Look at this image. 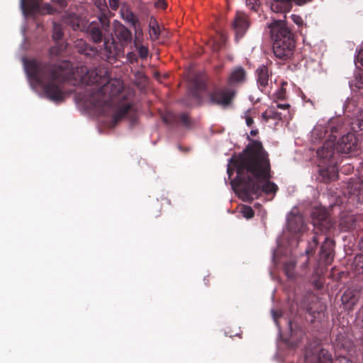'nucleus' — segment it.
<instances>
[{"instance_id": "obj_38", "label": "nucleus", "mask_w": 363, "mask_h": 363, "mask_svg": "<svg viewBox=\"0 0 363 363\" xmlns=\"http://www.w3.org/2000/svg\"><path fill=\"white\" fill-rule=\"evenodd\" d=\"M291 18L293 22L298 26V28H301L305 25L303 18L298 15L292 14L291 16Z\"/></svg>"}, {"instance_id": "obj_5", "label": "nucleus", "mask_w": 363, "mask_h": 363, "mask_svg": "<svg viewBox=\"0 0 363 363\" xmlns=\"http://www.w3.org/2000/svg\"><path fill=\"white\" fill-rule=\"evenodd\" d=\"M335 143L332 140H327L323 146L318 149L317 156L320 159L321 164L325 165L319 169V174L322 182L328 183L338 179V169L337 164L338 158L334 149Z\"/></svg>"}, {"instance_id": "obj_26", "label": "nucleus", "mask_w": 363, "mask_h": 363, "mask_svg": "<svg viewBox=\"0 0 363 363\" xmlns=\"http://www.w3.org/2000/svg\"><path fill=\"white\" fill-rule=\"evenodd\" d=\"M66 44L64 43L57 42L56 45L52 46L49 50V55L50 57L60 56L66 50Z\"/></svg>"}, {"instance_id": "obj_4", "label": "nucleus", "mask_w": 363, "mask_h": 363, "mask_svg": "<svg viewBox=\"0 0 363 363\" xmlns=\"http://www.w3.org/2000/svg\"><path fill=\"white\" fill-rule=\"evenodd\" d=\"M86 33L89 40L95 44L104 43L101 48L107 58L114 57L116 45L111 33L110 18L103 16H98L96 21L90 22L86 28Z\"/></svg>"}, {"instance_id": "obj_53", "label": "nucleus", "mask_w": 363, "mask_h": 363, "mask_svg": "<svg viewBox=\"0 0 363 363\" xmlns=\"http://www.w3.org/2000/svg\"><path fill=\"white\" fill-rule=\"evenodd\" d=\"M257 133H258V130H252L250 131V135H252V136H255Z\"/></svg>"}, {"instance_id": "obj_52", "label": "nucleus", "mask_w": 363, "mask_h": 363, "mask_svg": "<svg viewBox=\"0 0 363 363\" xmlns=\"http://www.w3.org/2000/svg\"><path fill=\"white\" fill-rule=\"evenodd\" d=\"M72 28H73V29H74V30H78V29H80V25H79V23H74L72 25Z\"/></svg>"}, {"instance_id": "obj_40", "label": "nucleus", "mask_w": 363, "mask_h": 363, "mask_svg": "<svg viewBox=\"0 0 363 363\" xmlns=\"http://www.w3.org/2000/svg\"><path fill=\"white\" fill-rule=\"evenodd\" d=\"M275 97L278 100L285 99L286 97V89L281 86L275 94Z\"/></svg>"}, {"instance_id": "obj_19", "label": "nucleus", "mask_w": 363, "mask_h": 363, "mask_svg": "<svg viewBox=\"0 0 363 363\" xmlns=\"http://www.w3.org/2000/svg\"><path fill=\"white\" fill-rule=\"evenodd\" d=\"M257 77V84L259 87L262 89L268 85L269 71L267 67L262 65L256 70Z\"/></svg>"}, {"instance_id": "obj_51", "label": "nucleus", "mask_w": 363, "mask_h": 363, "mask_svg": "<svg viewBox=\"0 0 363 363\" xmlns=\"http://www.w3.org/2000/svg\"><path fill=\"white\" fill-rule=\"evenodd\" d=\"M357 259L359 262H361L362 264H361V267L363 269V255H358L357 257Z\"/></svg>"}, {"instance_id": "obj_50", "label": "nucleus", "mask_w": 363, "mask_h": 363, "mask_svg": "<svg viewBox=\"0 0 363 363\" xmlns=\"http://www.w3.org/2000/svg\"><path fill=\"white\" fill-rule=\"evenodd\" d=\"M357 86L361 89L362 88L363 89V73L362 74V75L360 76V79L359 80V82H357Z\"/></svg>"}, {"instance_id": "obj_28", "label": "nucleus", "mask_w": 363, "mask_h": 363, "mask_svg": "<svg viewBox=\"0 0 363 363\" xmlns=\"http://www.w3.org/2000/svg\"><path fill=\"white\" fill-rule=\"evenodd\" d=\"M295 266L296 262L294 260H289L284 263V271L288 278L293 279L295 277Z\"/></svg>"}, {"instance_id": "obj_42", "label": "nucleus", "mask_w": 363, "mask_h": 363, "mask_svg": "<svg viewBox=\"0 0 363 363\" xmlns=\"http://www.w3.org/2000/svg\"><path fill=\"white\" fill-rule=\"evenodd\" d=\"M155 6L157 9H165L167 8V3L164 0H157L155 3Z\"/></svg>"}, {"instance_id": "obj_29", "label": "nucleus", "mask_w": 363, "mask_h": 363, "mask_svg": "<svg viewBox=\"0 0 363 363\" xmlns=\"http://www.w3.org/2000/svg\"><path fill=\"white\" fill-rule=\"evenodd\" d=\"M64 36L62 26L57 23H53L52 38L55 41L58 42L62 40Z\"/></svg>"}, {"instance_id": "obj_54", "label": "nucleus", "mask_w": 363, "mask_h": 363, "mask_svg": "<svg viewBox=\"0 0 363 363\" xmlns=\"http://www.w3.org/2000/svg\"><path fill=\"white\" fill-rule=\"evenodd\" d=\"M52 8L50 6H48V13H52Z\"/></svg>"}, {"instance_id": "obj_27", "label": "nucleus", "mask_w": 363, "mask_h": 363, "mask_svg": "<svg viewBox=\"0 0 363 363\" xmlns=\"http://www.w3.org/2000/svg\"><path fill=\"white\" fill-rule=\"evenodd\" d=\"M351 129L354 132L363 130V111L352 121Z\"/></svg>"}, {"instance_id": "obj_45", "label": "nucleus", "mask_w": 363, "mask_h": 363, "mask_svg": "<svg viewBox=\"0 0 363 363\" xmlns=\"http://www.w3.org/2000/svg\"><path fill=\"white\" fill-rule=\"evenodd\" d=\"M357 61L363 66V50L359 51L357 55Z\"/></svg>"}, {"instance_id": "obj_25", "label": "nucleus", "mask_w": 363, "mask_h": 363, "mask_svg": "<svg viewBox=\"0 0 363 363\" xmlns=\"http://www.w3.org/2000/svg\"><path fill=\"white\" fill-rule=\"evenodd\" d=\"M192 94L196 97H199V92L206 89V83L201 79L195 78L192 81Z\"/></svg>"}, {"instance_id": "obj_36", "label": "nucleus", "mask_w": 363, "mask_h": 363, "mask_svg": "<svg viewBox=\"0 0 363 363\" xmlns=\"http://www.w3.org/2000/svg\"><path fill=\"white\" fill-rule=\"evenodd\" d=\"M75 46L82 54H86V52L89 48V45L82 40H77Z\"/></svg>"}, {"instance_id": "obj_21", "label": "nucleus", "mask_w": 363, "mask_h": 363, "mask_svg": "<svg viewBox=\"0 0 363 363\" xmlns=\"http://www.w3.org/2000/svg\"><path fill=\"white\" fill-rule=\"evenodd\" d=\"M288 227L291 232L295 233L301 232L304 227L303 218L299 215L289 218Z\"/></svg>"}, {"instance_id": "obj_22", "label": "nucleus", "mask_w": 363, "mask_h": 363, "mask_svg": "<svg viewBox=\"0 0 363 363\" xmlns=\"http://www.w3.org/2000/svg\"><path fill=\"white\" fill-rule=\"evenodd\" d=\"M359 298L357 296V293L354 290L347 289L346 290L342 296V301L345 305H349L350 308L351 309L356 303H357Z\"/></svg>"}, {"instance_id": "obj_48", "label": "nucleus", "mask_w": 363, "mask_h": 363, "mask_svg": "<svg viewBox=\"0 0 363 363\" xmlns=\"http://www.w3.org/2000/svg\"><path fill=\"white\" fill-rule=\"evenodd\" d=\"M254 123V121L252 117L247 116L246 117V124L247 126L250 127Z\"/></svg>"}, {"instance_id": "obj_10", "label": "nucleus", "mask_w": 363, "mask_h": 363, "mask_svg": "<svg viewBox=\"0 0 363 363\" xmlns=\"http://www.w3.org/2000/svg\"><path fill=\"white\" fill-rule=\"evenodd\" d=\"M287 42L278 41L273 43V52L276 58L280 60L282 63L290 62L294 57L296 41Z\"/></svg>"}, {"instance_id": "obj_47", "label": "nucleus", "mask_w": 363, "mask_h": 363, "mask_svg": "<svg viewBox=\"0 0 363 363\" xmlns=\"http://www.w3.org/2000/svg\"><path fill=\"white\" fill-rule=\"evenodd\" d=\"M268 116L269 113L267 109L262 113V117L265 121H268L269 119H271Z\"/></svg>"}, {"instance_id": "obj_14", "label": "nucleus", "mask_w": 363, "mask_h": 363, "mask_svg": "<svg viewBox=\"0 0 363 363\" xmlns=\"http://www.w3.org/2000/svg\"><path fill=\"white\" fill-rule=\"evenodd\" d=\"M113 30L121 44L126 45L131 42L133 37L131 31L117 20L113 21Z\"/></svg>"}, {"instance_id": "obj_3", "label": "nucleus", "mask_w": 363, "mask_h": 363, "mask_svg": "<svg viewBox=\"0 0 363 363\" xmlns=\"http://www.w3.org/2000/svg\"><path fill=\"white\" fill-rule=\"evenodd\" d=\"M28 77L38 83L47 98L53 101H62L64 98L62 84L74 78L72 63L63 60L59 65H52L35 60L26 62Z\"/></svg>"}, {"instance_id": "obj_37", "label": "nucleus", "mask_w": 363, "mask_h": 363, "mask_svg": "<svg viewBox=\"0 0 363 363\" xmlns=\"http://www.w3.org/2000/svg\"><path fill=\"white\" fill-rule=\"evenodd\" d=\"M269 117H270L271 119H280L281 118V113H279L277 111V108L274 106H270L269 108H267Z\"/></svg>"}, {"instance_id": "obj_17", "label": "nucleus", "mask_w": 363, "mask_h": 363, "mask_svg": "<svg viewBox=\"0 0 363 363\" xmlns=\"http://www.w3.org/2000/svg\"><path fill=\"white\" fill-rule=\"evenodd\" d=\"M246 79V72L245 70L241 67H238L235 69H234L228 79V83L230 86H235L237 84H241L245 82Z\"/></svg>"}, {"instance_id": "obj_6", "label": "nucleus", "mask_w": 363, "mask_h": 363, "mask_svg": "<svg viewBox=\"0 0 363 363\" xmlns=\"http://www.w3.org/2000/svg\"><path fill=\"white\" fill-rule=\"evenodd\" d=\"M313 223L314 226V235L312 240L308 242V248L306 250V256L302 257L304 259L302 267H307L309 258L308 256L315 253V249L318 244V235H327L330 230L334 228V223L329 218L327 211L324 209H315L313 213Z\"/></svg>"}, {"instance_id": "obj_13", "label": "nucleus", "mask_w": 363, "mask_h": 363, "mask_svg": "<svg viewBox=\"0 0 363 363\" xmlns=\"http://www.w3.org/2000/svg\"><path fill=\"white\" fill-rule=\"evenodd\" d=\"M293 2L297 5H303L306 0H272L271 2L270 8L273 12L275 13H287L289 12L292 8Z\"/></svg>"}, {"instance_id": "obj_7", "label": "nucleus", "mask_w": 363, "mask_h": 363, "mask_svg": "<svg viewBox=\"0 0 363 363\" xmlns=\"http://www.w3.org/2000/svg\"><path fill=\"white\" fill-rule=\"evenodd\" d=\"M330 134L329 135L330 138L328 140H335L336 136L333 135V133L337 131V128L335 126L329 125ZM334 149L335 151L336 158L339 157V153L341 154H356L359 150V145L357 139L353 133H348L344 135L337 141V144H335Z\"/></svg>"}, {"instance_id": "obj_24", "label": "nucleus", "mask_w": 363, "mask_h": 363, "mask_svg": "<svg viewBox=\"0 0 363 363\" xmlns=\"http://www.w3.org/2000/svg\"><path fill=\"white\" fill-rule=\"evenodd\" d=\"M149 32L152 40H155L159 38L160 30L157 21L154 17H151L150 19Z\"/></svg>"}, {"instance_id": "obj_12", "label": "nucleus", "mask_w": 363, "mask_h": 363, "mask_svg": "<svg viewBox=\"0 0 363 363\" xmlns=\"http://www.w3.org/2000/svg\"><path fill=\"white\" fill-rule=\"evenodd\" d=\"M335 241L328 237L325 238L320 247V258L325 264H330L334 258Z\"/></svg>"}, {"instance_id": "obj_20", "label": "nucleus", "mask_w": 363, "mask_h": 363, "mask_svg": "<svg viewBox=\"0 0 363 363\" xmlns=\"http://www.w3.org/2000/svg\"><path fill=\"white\" fill-rule=\"evenodd\" d=\"M42 0H21V6L25 14H32L39 10Z\"/></svg>"}, {"instance_id": "obj_56", "label": "nucleus", "mask_w": 363, "mask_h": 363, "mask_svg": "<svg viewBox=\"0 0 363 363\" xmlns=\"http://www.w3.org/2000/svg\"><path fill=\"white\" fill-rule=\"evenodd\" d=\"M93 1H94L95 0H93Z\"/></svg>"}, {"instance_id": "obj_11", "label": "nucleus", "mask_w": 363, "mask_h": 363, "mask_svg": "<svg viewBox=\"0 0 363 363\" xmlns=\"http://www.w3.org/2000/svg\"><path fill=\"white\" fill-rule=\"evenodd\" d=\"M250 26L249 16L244 12L238 11L232 23V28L235 32V38L237 42L245 36Z\"/></svg>"}, {"instance_id": "obj_33", "label": "nucleus", "mask_w": 363, "mask_h": 363, "mask_svg": "<svg viewBox=\"0 0 363 363\" xmlns=\"http://www.w3.org/2000/svg\"><path fill=\"white\" fill-rule=\"evenodd\" d=\"M240 213L247 219L252 218L255 216V211L252 207L246 205L242 206Z\"/></svg>"}, {"instance_id": "obj_8", "label": "nucleus", "mask_w": 363, "mask_h": 363, "mask_svg": "<svg viewBox=\"0 0 363 363\" xmlns=\"http://www.w3.org/2000/svg\"><path fill=\"white\" fill-rule=\"evenodd\" d=\"M235 96V91L226 86H216L208 93L210 102L223 108L232 105Z\"/></svg>"}, {"instance_id": "obj_43", "label": "nucleus", "mask_w": 363, "mask_h": 363, "mask_svg": "<svg viewBox=\"0 0 363 363\" xmlns=\"http://www.w3.org/2000/svg\"><path fill=\"white\" fill-rule=\"evenodd\" d=\"M272 315L274 321L277 322L278 319L281 316V312L276 310H272Z\"/></svg>"}, {"instance_id": "obj_15", "label": "nucleus", "mask_w": 363, "mask_h": 363, "mask_svg": "<svg viewBox=\"0 0 363 363\" xmlns=\"http://www.w3.org/2000/svg\"><path fill=\"white\" fill-rule=\"evenodd\" d=\"M120 14L121 18L136 28L140 26V21L136 15L132 11L130 5L127 2H123L121 6Z\"/></svg>"}, {"instance_id": "obj_2", "label": "nucleus", "mask_w": 363, "mask_h": 363, "mask_svg": "<svg viewBox=\"0 0 363 363\" xmlns=\"http://www.w3.org/2000/svg\"><path fill=\"white\" fill-rule=\"evenodd\" d=\"M87 75L89 82L96 86L86 89L82 96L79 94V100L86 106L98 108L104 113L108 111H115L112 123L116 125L131 108L130 104H124L115 108L113 98L122 91L121 82L117 79H111L108 72L103 69L87 72Z\"/></svg>"}, {"instance_id": "obj_39", "label": "nucleus", "mask_w": 363, "mask_h": 363, "mask_svg": "<svg viewBox=\"0 0 363 363\" xmlns=\"http://www.w3.org/2000/svg\"><path fill=\"white\" fill-rule=\"evenodd\" d=\"M119 0H108V8L112 11H117L120 7Z\"/></svg>"}, {"instance_id": "obj_32", "label": "nucleus", "mask_w": 363, "mask_h": 363, "mask_svg": "<svg viewBox=\"0 0 363 363\" xmlns=\"http://www.w3.org/2000/svg\"><path fill=\"white\" fill-rule=\"evenodd\" d=\"M225 41V38L223 35H219L218 40H212L211 47H212L213 50L214 52L219 51L221 49V48L223 46Z\"/></svg>"}, {"instance_id": "obj_41", "label": "nucleus", "mask_w": 363, "mask_h": 363, "mask_svg": "<svg viewBox=\"0 0 363 363\" xmlns=\"http://www.w3.org/2000/svg\"><path fill=\"white\" fill-rule=\"evenodd\" d=\"M127 59L130 63H134L138 61L137 55L134 52H129L127 54Z\"/></svg>"}, {"instance_id": "obj_46", "label": "nucleus", "mask_w": 363, "mask_h": 363, "mask_svg": "<svg viewBox=\"0 0 363 363\" xmlns=\"http://www.w3.org/2000/svg\"><path fill=\"white\" fill-rule=\"evenodd\" d=\"M290 107V105L289 104H277V108H280V109H288Z\"/></svg>"}, {"instance_id": "obj_34", "label": "nucleus", "mask_w": 363, "mask_h": 363, "mask_svg": "<svg viewBox=\"0 0 363 363\" xmlns=\"http://www.w3.org/2000/svg\"><path fill=\"white\" fill-rule=\"evenodd\" d=\"M328 131V130H323V128L321 126L315 127L312 131V137L315 139H321L325 137Z\"/></svg>"}, {"instance_id": "obj_30", "label": "nucleus", "mask_w": 363, "mask_h": 363, "mask_svg": "<svg viewBox=\"0 0 363 363\" xmlns=\"http://www.w3.org/2000/svg\"><path fill=\"white\" fill-rule=\"evenodd\" d=\"M316 363H332L331 354L328 350L321 349L318 354Z\"/></svg>"}, {"instance_id": "obj_55", "label": "nucleus", "mask_w": 363, "mask_h": 363, "mask_svg": "<svg viewBox=\"0 0 363 363\" xmlns=\"http://www.w3.org/2000/svg\"><path fill=\"white\" fill-rule=\"evenodd\" d=\"M306 101L310 102V103H311V104H313V102L311 99H308V100H307Z\"/></svg>"}, {"instance_id": "obj_31", "label": "nucleus", "mask_w": 363, "mask_h": 363, "mask_svg": "<svg viewBox=\"0 0 363 363\" xmlns=\"http://www.w3.org/2000/svg\"><path fill=\"white\" fill-rule=\"evenodd\" d=\"M246 6L254 12H258L261 7V0H245Z\"/></svg>"}, {"instance_id": "obj_49", "label": "nucleus", "mask_w": 363, "mask_h": 363, "mask_svg": "<svg viewBox=\"0 0 363 363\" xmlns=\"http://www.w3.org/2000/svg\"><path fill=\"white\" fill-rule=\"evenodd\" d=\"M358 318L361 321V327L363 329V308L360 310L359 313Z\"/></svg>"}, {"instance_id": "obj_9", "label": "nucleus", "mask_w": 363, "mask_h": 363, "mask_svg": "<svg viewBox=\"0 0 363 363\" xmlns=\"http://www.w3.org/2000/svg\"><path fill=\"white\" fill-rule=\"evenodd\" d=\"M268 28L273 43L287 42L289 41L288 38L290 41H296L294 33L284 21H274L268 25Z\"/></svg>"}, {"instance_id": "obj_1", "label": "nucleus", "mask_w": 363, "mask_h": 363, "mask_svg": "<svg viewBox=\"0 0 363 363\" xmlns=\"http://www.w3.org/2000/svg\"><path fill=\"white\" fill-rule=\"evenodd\" d=\"M250 143L242 153L229 160L227 173L229 177L236 171L235 179L231 185L243 201L251 203L254 196L262 194H275L277 185L271 182L272 172L269 154L260 141L247 137Z\"/></svg>"}, {"instance_id": "obj_23", "label": "nucleus", "mask_w": 363, "mask_h": 363, "mask_svg": "<svg viewBox=\"0 0 363 363\" xmlns=\"http://www.w3.org/2000/svg\"><path fill=\"white\" fill-rule=\"evenodd\" d=\"M94 4L99 9L100 14L98 16H105L108 18H111L114 16L108 7L106 0H95Z\"/></svg>"}, {"instance_id": "obj_35", "label": "nucleus", "mask_w": 363, "mask_h": 363, "mask_svg": "<svg viewBox=\"0 0 363 363\" xmlns=\"http://www.w3.org/2000/svg\"><path fill=\"white\" fill-rule=\"evenodd\" d=\"M135 46L138 51V54L140 57L143 60L146 59L149 54L148 48L144 45H138L136 41L135 40Z\"/></svg>"}, {"instance_id": "obj_18", "label": "nucleus", "mask_w": 363, "mask_h": 363, "mask_svg": "<svg viewBox=\"0 0 363 363\" xmlns=\"http://www.w3.org/2000/svg\"><path fill=\"white\" fill-rule=\"evenodd\" d=\"M356 225V219L352 214H344L340 217L339 226L342 231H349Z\"/></svg>"}, {"instance_id": "obj_16", "label": "nucleus", "mask_w": 363, "mask_h": 363, "mask_svg": "<svg viewBox=\"0 0 363 363\" xmlns=\"http://www.w3.org/2000/svg\"><path fill=\"white\" fill-rule=\"evenodd\" d=\"M163 121L164 123L169 125H173L177 121H179L186 127H189L191 125V119L187 113H182L179 114L169 113L163 117Z\"/></svg>"}, {"instance_id": "obj_44", "label": "nucleus", "mask_w": 363, "mask_h": 363, "mask_svg": "<svg viewBox=\"0 0 363 363\" xmlns=\"http://www.w3.org/2000/svg\"><path fill=\"white\" fill-rule=\"evenodd\" d=\"M53 3L57 4L60 8H65L67 6L66 0H51Z\"/></svg>"}]
</instances>
